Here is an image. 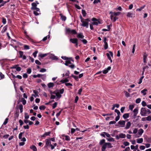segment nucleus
Returning a JSON list of instances; mask_svg holds the SVG:
<instances>
[{"label": "nucleus", "mask_w": 151, "mask_h": 151, "mask_svg": "<svg viewBox=\"0 0 151 151\" xmlns=\"http://www.w3.org/2000/svg\"><path fill=\"white\" fill-rule=\"evenodd\" d=\"M99 144L101 146V151H105L106 148H110L113 147L110 143L105 142V140L104 139L100 140Z\"/></svg>", "instance_id": "f257e3e1"}, {"label": "nucleus", "mask_w": 151, "mask_h": 151, "mask_svg": "<svg viewBox=\"0 0 151 151\" xmlns=\"http://www.w3.org/2000/svg\"><path fill=\"white\" fill-rule=\"evenodd\" d=\"M100 135L104 137H105V136L106 137V139L109 142H114V138L111 137V135L108 133L104 132L101 133Z\"/></svg>", "instance_id": "f03ea898"}, {"label": "nucleus", "mask_w": 151, "mask_h": 151, "mask_svg": "<svg viewBox=\"0 0 151 151\" xmlns=\"http://www.w3.org/2000/svg\"><path fill=\"white\" fill-rule=\"evenodd\" d=\"M80 18L81 19V21L82 23L81 26L84 27H86V28H88V22L90 21L89 19L87 18L85 19L83 18L81 16Z\"/></svg>", "instance_id": "7ed1b4c3"}, {"label": "nucleus", "mask_w": 151, "mask_h": 151, "mask_svg": "<svg viewBox=\"0 0 151 151\" xmlns=\"http://www.w3.org/2000/svg\"><path fill=\"white\" fill-rule=\"evenodd\" d=\"M151 113V111L149 109H146L145 108H142L141 109L140 114L142 116H145Z\"/></svg>", "instance_id": "20e7f679"}, {"label": "nucleus", "mask_w": 151, "mask_h": 151, "mask_svg": "<svg viewBox=\"0 0 151 151\" xmlns=\"http://www.w3.org/2000/svg\"><path fill=\"white\" fill-rule=\"evenodd\" d=\"M65 33L66 34L72 35H75L77 33V32L75 29H71L69 28H66L65 29Z\"/></svg>", "instance_id": "39448f33"}, {"label": "nucleus", "mask_w": 151, "mask_h": 151, "mask_svg": "<svg viewBox=\"0 0 151 151\" xmlns=\"http://www.w3.org/2000/svg\"><path fill=\"white\" fill-rule=\"evenodd\" d=\"M32 7L31 8V9L35 10H36L38 12L39 11V9L37 7V4L35 2H33L32 4Z\"/></svg>", "instance_id": "423d86ee"}, {"label": "nucleus", "mask_w": 151, "mask_h": 151, "mask_svg": "<svg viewBox=\"0 0 151 151\" xmlns=\"http://www.w3.org/2000/svg\"><path fill=\"white\" fill-rule=\"evenodd\" d=\"M91 20L93 21L92 23L93 25H97L99 24H100V22L95 18H92Z\"/></svg>", "instance_id": "0eeeda50"}, {"label": "nucleus", "mask_w": 151, "mask_h": 151, "mask_svg": "<svg viewBox=\"0 0 151 151\" xmlns=\"http://www.w3.org/2000/svg\"><path fill=\"white\" fill-rule=\"evenodd\" d=\"M70 41L73 43L75 44V46L77 47L78 45V40L77 38H71L70 39Z\"/></svg>", "instance_id": "6e6552de"}, {"label": "nucleus", "mask_w": 151, "mask_h": 151, "mask_svg": "<svg viewBox=\"0 0 151 151\" xmlns=\"http://www.w3.org/2000/svg\"><path fill=\"white\" fill-rule=\"evenodd\" d=\"M126 135L123 133H121L119 135H116V138L117 139H119V138H124L126 137Z\"/></svg>", "instance_id": "1a4fd4ad"}, {"label": "nucleus", "mask_w": 151, "mask_h": 151, "mask_svg": "<svg viewBox=\"0 0 151 151\" xmlns=\"http://www.w3.org/2000/svg\"><path fill=\"white\" fill-rule=\"evenodd\" d=\"M118 123L121 127H124L125 126V122L124 120H120L118 122Z\"/></svg>", "instance_id": "9d476101"}, {"label": "nucleus", "mask_w": 151, "mask_h": 151, "mask_svg": "<svg viewBox=\"0 0 151 151\" xmlns=\"http://www.w3.org/2000/svg\"><path fill=\"white\" fill-rule=\"evenodd\" d=\"M49 54V57L50 58H51L53 60H57L58 59V58L57 57L55 56L54 55L52 54Z\"/></svg>", "instance_id": "9b49d317"}, {"label": "nucleus", "mask_w": 151, "mask_h": 151, "mask_svg": "<svg viewBox=\"0 0 151 151\" xmlns=\"http://www.w3.org/2000/svg\"><path fill=\"white\" fill-rule=\"evenodd\" d=\"M109 53H107L106 55L107 56L108 58L109 59H110L111 58V57H113V54L111 51H109Z\"/></svg>", "instance_id": "f8f14e48"}, {"label": "nucleus", "mask_w": 151, "mask_h": 151, "mask_svg": "<svg viewBox=\"0 0 151 151\" xmlns=\"http://www.w3.org/2000/svg\"><path fill=\"white\" fill-rule=\"evenodd\" d=\"M45 142H46V147L48 146L51 144L50 139H46L45 140Z\"/></svg>", "instance_id": "ddd939ff"}, {"label": "nucleus", "mask_w": 151, "mask_h": 151, "mask_svg": "<svg viewBox=\"0 0 151 151\" xmlns=\"http://www.w3.org/2000/svg\"><path fill=\"white\" fill-rule=\"evenodd\" d=\"M77 37L79 39H83L84 38V36L82 33H80L77 34Z\"/></svg>", "instance_id": "4468645a"}, {"label": "nucleus", "mask_w": 151, "mask_h": 151, "mask_svg": "<svg viewBox=\"0 0 151 151\" xmlns=\"http://www.w3.org/2000/svg\"><path fill=\"white\" fill-rule=\"evenodd\" d=\"M111 67L110 66L108 67L107 68L105 69L103 71V73L104 74H106L107 73L108 71L111 70Z\"/></svg>", "instance_id": "2eb2a0df"}, {"label": "nucleus", "mask_w": 151, "mask_h": 151, "mask_svg": "<svg viewBox=\"0 0 151 151\" xmlns=\"http://www.w3.org/2000/svg\"><path fill=\"white\" fill-rule=\"evenodd\" d=\"M138 107L135 108L133 110V112L134 113V116H136L138 113Z\"/></svg>", "instance_id": "dca6fc26"}, {"label": "nucleus", "mask_w": 151, "mask_h": 151, "mask_svg": "<svg viewBox=\"0 0 151 151\" xmlns=\"http://www.w3.org/2000/svg\"><path fill=\"white\" fill-rule=\"evenodd\" d=\"M33 92L35 94H32V96H34L35 97H38V92L36 90H33Z\"/></svg>", "instance_id": "f3484780"}, {"label": "nucleus", "mask_w": 151, "mask_h": 151, "mask_svg": "<svg viewBox=\"0 0 151 151\" xmlns=\"http://www.w3.org/2000/svg\"><path fill=\"white\" fill-rule=\"evenodd\" d=\"M109 14H112L113 15H114V16H117L120 14H121V12H109Z\"/></svg>", "instance_id": "a211bd4d"}, {"label": "nucleus", "mask_w": 151, "mask_h": 151, "mask_svg": "<svg viewBox=\"0 0 151 151\" xmlns=\"http://www.w3.org/2000/svg\"><path fill=\"white\" fill-rule=\"evenodd\" d=\"M131 125V123L130 122H128L126 124V126L125 128L126 129H129Z\"/></svg>", "instance_id": "6ab92c4d"}, {"label": "nucleus", "mask_w": 151, "mask_h": 151, "mask_svg": "<svg viewBox=\"0 0 151 151\" xmlns=\"http://www.w3.org/2000/svg\"><path fill=\"white\" fill-rule=\"evenodd\" d=\"M48 53H45V54L40 53L39 55V57H40L41 58H42L43 57H44L47 56L48 55Z\"/></svg>", "instance_id": "aec40b11"}, {"label": "nucleus", "mask_w": 151, "mask_h": 151, "mask_svg": "<svg viewBox=\"0 0 151 151\" xmlns=\"http://www.w3.org/2000/svg\"><path fill=\"white\" fill-rule=\"evenodd\" d=\"M54 86V84L53 83H49L47 84V86L49 88H52Z\"/></svg>", "instance_id": "412c9836"}, {"label": "nucleus", "mask_w": 151, "mask_h": 151, "mask_svg": "<svg viewBox=\"0 0 151 151\" xmlns=\"http://www.w3.org/2000/svg\"><path fill=\"white\" fill-rule=\"evenodd\" d=\"M144 132V130L142 129H139L138 131V134L139 135V137L141 136Z\"/></svg>", "instance_id": "4be33fe9"}, {"label": "nucleus", "mask_w": 151, "mask_h": 151, "mask_svg": "<svg viewBox=\"0 0 151 151\" xmlns=\"http://www.w3.org/2000/svg\"><path fill=\"white\" fill-rule=\"evenodd\" d=\"M69 81V80L67 78H65L64 79H62L61 80L60 82L62 83H65L66 82H67Z\"/></svg>", "instance_id": "5701e85b"}, {"label": "nucleus", "mask_w": 151, "mask_h": 151, "mask_svg": "<svg viewBox=\"0 0 151 151\" xmlns=\"http://www.w3.org/2000/svg\"><path fill=\"white\" fill-rule=\"evenodd\" d=\"M129 113H125L124 114L123 116V117L124 119H126L129 117Z\"/></svg>", "instance_id": "b1692460"}, {"label": "nucleus", "mask_w": 151, "mask_h": 151, "mask_svg": "<svg viewBox=\"0 0 151 151\" xmlns=\"http://www.w3.org/2000/svg\"><path fill=\"white\" fill-rule=\"evenodd\" d=\"M60 16L61 17V19L64 21H65L66 19V17L65 16H63V15L62 14H60Z\"/></svg>", "instance_id": "393cba45"}, {"label": "nucleus", "mask_w": 151, "mask_h": 151, "mask_svg": "<svg viewBox=\"0 0 151 151\" xmlns=\"http://www.w3.org/2000/svg\"><path fill=\"white\" fill-rule=\"evenodd\" d=\"M6 3V1H4L3 0H0V7L3 6Z\"/></svg>", "instance_id": "a878e982"}, {"label": "nucleus", "mask_w": 151, "mask_h": 151, "mask_svg": "<svg viewBox=\"0 0 151 151\" xmlns=\"http://www.w3.org/2000/svg\"><path fill=\"white\" fill-rule=\"evenodd\" d=\"M33 13L36 16L40 14V10L38 12L36 10H34Z\"/></svg>", "instance_id": "bb28decb"}, {"label": "nucleus", "mask_w": 151, "mask_h": 151, "mask_svg": "<svg viewBox=\"0 0 151 151\" xmlns=\"http://www.w3.org/2000/svg\"><path fill=\"white\" fill-rule=\"evenodd\" d=\"M7 27L6 26H4L2 30L1 31V32L2 33L5 32L7 30Z\"/></svg>", "instance_id": "cd10ccee"}, {"label": "nucleus", "mask_w": 151, "mask_h": 151, "mask_svg": "<svg viewBox=\"0 0 151 151\" xmlns=\"http://www.w3.org/2000/svg\"><path fill=\"white\" fill-rule=\"evenodd\" d=\"M143 141V139L142 138H140L137 139V142L138 143H141Z\"/></svg>", "instance_id": "c85d7f7f"}, {"label": "nucleus", "mask_w": 151, "mask_h": 151, "mask_svg": "<svg viewBox=\"0 0 151 151\" xmlns=\"http://www.w3.org/2000/svg\"><path fill=\"white\" fill-rule=\"evenodd\" d=\"M133 14L131 12H129L127 13V16L128 17L132 18V17Z\"/></svg>", "instance_id": "c756f323"}, {"label": "nucleus", "mask_w": 151, "mask_h": 151, "mask_svg": "<svg viewBox=\"0 0 151 151\" xmlns=\"http://www.w3.org/2000/svg\"><path fill=\"white\" fill-rule=\"evenodd\" d=\"M64 136L65 137V140L68 141H69L70 140V138L69 136L68 135H64Z\"/></svg>", "instance_id": "7c9ffc66"}, {"label": "nucleus", "mask_w": 151, "mask_h": 151, "mask_svg": "<svg viewBox=\"0 0 151 151\" xmlns=\"http://www.w3.org/2000/svg\"><path fill=\"white\" fill-rule=\"evenodd\" d=\"M56 96L58 99H60L62 96L58 92H56Z\"/></svg>", "instance_id": "2f4dec72"}, {"label": "nucleus", "mask_w": 151, "mask_h": 151, "mask_svg": "<svg viewBox=\"0 0 151 151\" xmlns=\"http://www.w3.org/2000/svg\"><path fill=\"white\" fill-rule=\"evenodd\" d=\"M147 91V90L146 89H144L141 91V92L144 96H145L146 94V92Z\"/></svg>", "instance_id": "473e14b6"}, {"label": "nucleus", "mask_w": 151, "mask_h": 151, "mask_svg": "<svg viewBox=\"0 0 151 151\" xmlns=\"http://www.w3.org/2000/svg\"><path fill=\"white\" fill-rule=\"evenodd\" d=\"M145 7V5H144L143 6L137 9H136L137 11H141Z\"/></svg>", "instance_id": "72a5a7b5"}, {"label": "nucleus", "mask_w": 151, "mask_h": 151, "mask_svg": "<svg viewBox=\"0 0 151 151\" xmlns=\"http://www.w3.org/2000/svg\"><path fill=\"white\" fill-rule=\"evenodd\" d=\"M30 148L34 151H36L37 150V149L36 147L34 145H32L30 147Z\"/></svg>", "instance_id": "f704fd0d"}, {"label": "nucleus", "mask_w": 151, "mask_h": 151, "mask_svg": "<svg viewBox=\"0 0 151 151\" xmlns=\"http://www.w3.org/2000/svg\"><path fill=\"white\" fill-rule=\"evenodd\" d=\"M71 60L73 61V60L72 59V58H68V60H67L66 61V62H67L68 64H69L71 63V62H70V61Z\"/></svg>", "instance_id": "c9c22d12"}, {"label": "nucleus", "mask_w": 151, "mask_h": 151, "mask_svg": "<svg viewBox=\"0 0 151 151\" xmlns=\"http://www.w3.org/2000/svg\"><path fill=\"white\" fill-rule=\"evenodd\" d=\"M41 76H42V75L41 74H38L37 75H33V76L34 78H36L37 77L40 78L41 77Z\"/></svg>", "instance_id": "e433bc0d"}, {"label": "nucleus", "mask_w": 151, "mask_h": 151, "mask_svg": "<svg viewBox=\"0 0 151 151\" xmlns=\"http://www.w3.org/2000/svg\"><path fill=\"white\" fill-rule=\"evenodd\" d=\"M64 91V88H62L60 90H59L58 92L60 94H63Z\"/></svg>", "instance_id": "4c0bfd02"}, {"label": "nucleus", "mask_w": 151, "mask_h": 151, "mask_svg": "<svg viewBox=\"0 0 151 151\" xmlns=\"http://www.w3.org/2000/svg\"><path fill=\"white\" fill-rule=\"evenodd\" d=\"M23 106L22 104H20L19 105V109L20 110V112L22 113L23 111Z\"/></svg>", "instance_id": "58836bf2"}, {"label": "nucleus", "mask_w": 151, "mask_h": 151, "mask_svg": "<svg viewBox=\"0 0 151 151\" xmlns=\"http://www.w3.org/2000/svg\"><path fill=\"white\" fill-rule=\"evenodd\" d=\"M82 13L83 17H85L86 14V13L85 11L83 10H82Z\"/></svg>", "instance_id": "ea45409f"}, {"label": "nucleus", "mask_w": 151, "mask_h": 151, "mask_svg": "<svg viewBox=\"0 0 151 151\" xmlns=\"http://www.w3.org/2000/svg\"><path fill=\"white\" fill-rule=\"evenodd\" d=\"M134 105H130L129 106V109L132 111L133 110V109L134 108Z\"/></svg>", "instance_id": "a19ab883"}, {"label": "nucleus", "mask_w": 151, "mask_h": 151, "mask_svg": "<svg viewBox=\"0 0 151 151\" xmlns=\"http://www.w3.org/2000/svg\"><path fill=\"white\" fill-rule=\"evenodd\" d=\"M48 37V38H49L50 37V36L49 35H48L47 36H46L42 40V41H45L47 40V37Z\"/></svg>", "instance_id": "79ce46f5"}, {"label": "nucleus", "mask_w": 151, "mask_h": 151, "mask_svg": "<svg viewBox=\"0 0 151 151\" xmlns=\"http://www.w3.org/2000/svg\"><path fill=\"white\" fill-rule=\"evenodd\" d=\"M45 107L44 106L42 105L40 106L39 109L40 110H44L45 109Z\"/></svg>", "instance_id": "37998d69"}, {"label": "nucleus", "mask_w": 151, "mask_h": 151, "mask_svg": "<svg viewBox=\"0 0 151 151\" xmlns=\"http://www.w3.org/2000/svg\"><path fill=\"white\" fill-rule=\"evenodd\" d=\"M115 112L117 113L118 115H120L121 114L119 111L117 109H115Z\"/></svg>", "instance_id": "c03bdc74"}, {"label": "nucleus", "mask_w": 151, "mask_h": 151, "mask_svg": "<svg viewBox=\"0 0 151 151\" xmlns=\"http://www.w3.org/2000/svg\"><path fill=\"white\" fill-rule=\"evenodd\" d=\"M104 43V48L105 50H106L108 48V45L107 42H105Z\"/></svg>", "instance_id": "a18cd8bd"}, {"label": "nucleus", "mask_w": 151, "mask_h": 151, "mask_svg": "<svg viewBox=\"0 0 151 151\" xmlns=\"http://www.w3.org/2000/svg\"><path fill=\"white\" fill-rule=\"evenodd\" d=\"M57 102H55L52 105V109H54L57 106Z\"/></svg>", "instance_id": "49530a36"}, {"label": "nucleus", "mask_w": 151, "mask_h": 151, "mask_svg": "<svg viewBox=\"0 0 151 151\" xmlns=\"http://www.w3.org/2000/svg\"><path fill=\"white\" fill-rule=\"evenodd\" d=\"M24 117L26 119H28L29 118V116L27 113H25Z\"/></svg>", "instance_id": "de8ad7c7"}, {"label": "nucleus", "mask_w": 151, "mask_h": 151, "mask_svg": "<svg viewBox=\"0 0 151 151\" xmlns=\"http://www.w3.org/2000/svg\"><path fill=\"white\" fill-rule=\"evenodd\" d=\"M19 54L20 55V57L21 58H22V56H23V52L22 51H19Z\"/></svg>", "instance_id": "09e8293b"}, {"label": "nucleus", "mask_w": 151, "mask_h": 151, "mask_svg": "<svg viewBox=\"0 0 151 151\" xmlns=\"http://www.w3.org/2000/svg\"><path fill=\"white\" fill-rule=\"evenodd\" d=\"M146 120L148 121H151V116H149L146 117Z\"/></svg>", "instance_id": "8fccbe9b"}, {"label": "nucleus", "mask_w": 151, "mask_h": 151, "mask_svg": "<svg viewBox=\"0 0 151 151\" xmlns=\"http://www.w3.org/2000/svg\"><path fill=\"white\" fill-rule=\"evenodd\" d=\"M141 99L140 98H138L136 100V103L137 104L139 103L140 102Z\"/></svg>", "instance_id": "3c124183"}, {"label": "nucleus", "mask_w": 151, "mask_h": 151, "mask_svg": "<svg viewBox=\"0 0 151 151\" xmlns=\"http://www.w3.org/2000/svg\"><path fill=\"white\" fill-rule=\"evenodd\" d=\"M38 52L37 51H35L33 53V55L35 58L37 56V53Z\"/></svg>", "instance_id": "603ef678"}, {"label": "nucleus", "mask_w": 151, "mask_h": 151, "mask_svg": "<svg viewBox=\"0 0 151 151\" xmlns=\"http://www.w3.org/2000/svg\"><path fill=\"white\" fill-rule=\"evenodd\" d=\"M24 48L25 50H28L29 49V46L27 45H24Z\"/></svg>", "instance_id": "864d4df0"}, {"label": "nucleus", "mask_w": 151, "mask_h": 151, "mask_svg": "<svg viewBox=\"0 0 151 151\" xmlns=\"http://www.w3.org/2000/svg\"><path fill=\"white\" fill-rule=\"evenodd\" d=\"M8 119L7 118H6L5 119V121H4V122L3 123V124L4 125H6L7 124V123L8 122Z\"/></svg>", "instance_id": "5fc2aeb1"}, {"label": "nucleus", "mask_w": 151, "mask_h": 151, "mask_svg": "<svg viewBox=\"0 0 151 151\" xmlns=\"http://www.w3.org/2000/svg\"><path fill=\"white\" fill-rule=\"evenodd\" d=\"M32 72L31 69L30 68H29L27 70V73L28 74H30Z\"/></svg>", "instance_id": "6e6d98bb"}, {"label": "nucleus", "mask_w": 151, "mask_h": 151, "mask_svg": "<svg viewBox=\"0 0 151 151\" xmlns=\"http://www.w3.org/2000/svg\"><path fill=\"white\" fill-rule=\"evenodd\" d=\"M72 77L76 81H78V77L72 75Z\"/></svg>", "instance_id": "4d7b16f0"}, {"label": "nucleus", "mask_w": 151, "mask_h": 151, "mask_svg": "<svg viewBox=\"0 0 151 151\" xmlns=\"http://www.w3.org/2000/svg\"><path fill=\"white\" fill-rule=\"evenodd\" d=\"M142 104L143 106H145L147 105L146 103L144 101H143L142 102Z\"/></svg>", "instance_id": "13d9d810"}, {"label": "nucleus", "mask_w": 151, "mask_h": 151, "mask_svg": "<svg viewBox=\"0 0 151 151\" xmlns=\"http://www.w3.org/2000/svg\"><path fill=\"white\" fill-rule=\"evenodd\" d=\"M23 134V133L22 132H20L19 134V139H21L22 138V137Z\"/></svg>", "instance_id": "bf43d9fd"}, {"label": "nucleus", "mask_w": 151, "mask_h": 151, "mask_svg": "<svg viewBox=\"0 0 151 151\" xmlns=\"http://www.w3.org/2000/svg\"><path fill=\"white\" fill-rule=\"evenodd\" d=\"M100 0H94L93 1V3L94 4H96L98 3V2H100Z\"/></svg>", "instance_id": "052dcab7"}, {"label": "nucleus", "mask_w": 151, "mask_h": 151, "mask_svg": "<svg viewBox=\"0 0 151 151\" xmlns=\"http://www.w3.org/2000/svg\"><path fill=\"white\" fill-rule=\"evenodd\" d=\"M82 41L84 44H86L87 43V41L85 39H83L82 40Z\"/></svg>", "instance_id": "680f3d73"}, {"label": "nucleus", "mask_w": 151, "mask_h": 151, "mask_svg": "<svg viewBox=\"0 0 151 151\" xmlns=\"http://www.w3.org/2000/svg\"><path fill=\"white\" fill-rule=\"evenodd\" d=\"M35 63L38 65H41V63L38 60H36L35 61Z\"/></svg>", "instance_id": "e2e57ef3"}, {"label": "nucleus", "mask_w": 151, "mask_h": 151, "mask_svg": "<svg viewBox=\"0 0 151 151\" xmlns=\"http://www.w3.org/2000/svg\"><path fill=\"white\" fill-rule=\"evenodd\" d=\"M2 22L4 24H5L6 23V20L4 18H3L2 19Z\"/></svg>", "instance_id": "0e129e2a"}, {"label": "nucleus", "mask_w": 151, "mask_h": 151, "mask_svg": "<svg viewBox=\"0 0 151 151\" xmlns=\"http://www.w3.org/2000/svg\"><path fill=\"white\" fill-rule=\"evenodd\" d=\"M139 148L141 150H144L145 148V147L143 145L140 146L139 147Z\"/></svg>", "instance_id": "69168bd1"}, {"label": "nucleus", "mask_w": 151, "mask_h": 151, "mask_svg": "<svg viewBox=\"0 0 151 151\" xmlns=\"http://www.w3.org/2000/svg\"><path fill=\"white\" fill-rule=\"evenodd\" d=\"M19 122L20 124V125L21 126L24 123L23 121L21 119H20L19 120Z\"/></svg>", "instance_id": "338daca9"}, {"label": "nucleus", "mask_w": 151, "mask_h": 151, "mask_svg": "<svg viewBox=\"0 0 151 151\" xmlns=\"http://www.w3.org/2000/svg\"><path fill=\"white\" fill-rule=\"evenodd\" d=\"M21 68L19 67L18 66H17V67L16 69V70L17 71H19V72L21 70Z\"/></svg>", "instance_id": "774afa93"}]
</instances>
